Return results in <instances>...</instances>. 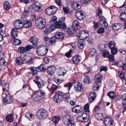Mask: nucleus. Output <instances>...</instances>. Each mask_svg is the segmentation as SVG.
Returning <instances> with one entry per match:
<instances>
[{"instance_id": "1", "label": "nucleus", "mask_w": 126, "mask_h": 126, "mask_svg": "<svg viewBox=\"0 0 126 126\" xmlns=\"http://www.w3.org/2000/svg\"><path fill=\"white\" fill-rule=\"evenodd\" d=\"M57 17L56 16H53L51 18L50 22L51 26L55 25L54 28L60 29L62 30L66 29L67 26L66 24L64 22L65 17L64 16L59 18L58 21H57Z\"/></svg>"}, {"instance_id": "2", "label": "nucleus", "mask_w": 126, "mask_h": 126, "mask_svg": "<svg viewBox=\"0 0 126 126\" xmlns=\"http://www.w3.org/2000/svg\"><path fill=\"white\" fill-rule=\"evenodd\" d=\"M54 101L57 103H60L64 98L65 101L68 102L71 100V97L69 93H64L62 92H59L57 94L54 96Z\"/></svg>"}, {"instance_id": "3", "label": "nucleus", "mask_w": 126, "mask_h": 126, "mask_svg": "<svg viewBox=\"0 0 126 126\" xmlns=\"http://www.w3.org/2000/svg\"><path fill=\"white\" fill-rule=\"evenodd\" d=\"M46 25L45 20L41 17L37 18L35 20V25L38 29H44Z\"/></svg>"}, {"instance_id": "4", "label": "nucleus", "mask_w": 126, "mask_h": 126, "mask_svg": "<svg viewBox=\"0 0 126 126\" xmlns=\"http://www.w3.org/2000/svg\"><path fill=\"white\" fill-rule=\"evenodd\" d=\"M48 49L45 46L41 45L39 47L37 50V53L38 55L43 56L47 53Z\"/></svg>"}, {"instance_id": "5", "label": "nucleus", "mask_w": 126, "mask_h": 126, "mask_svg": "<svg viewBox=\"0 0 126 126\" xmlns=\"http://www.w3.org/2000/svg\"><path fill=\"white\" fill-rule=\"evenodd\" d=\"M45 93L43 90H39L36 92L33 95V99L35 101H38L43 98Z\"/></svg>"}, {"instance_id": "6", "label": "nucleus", "mask_w": 126, "mask_h": 126, "mask_svg": "<svg viewBox=\"0 0 126 126\" xmlns=\"http://www.w3.org/2000/svg\"><path fill=\"white\" fill-rule=\"evenodd\" d=\"M47 111L44 109H40L37 112L36 115L40 119H44L47 116Z\"/></svg>"}, {"instance_id": "7", "label": "nucleus", "mask_w": 126, "mask_h": 126, "mask_svg": "<svg viewBox=\"0 0 126 126\" xmlns=\"http://www.w3.org/2000/svg\"><path fill=\"white\" fill-rule=\"evenodd\" d=\"M57 10L58 8L56 6L52 5L47 9L46 11V13L48 15H52L56 13Z\"/></svg>"}, {"instance_id": "8", "label": "nucleus", "mask_w": 126, "mask_h": 126, "mask_svg": "<svg viewBox=\"0 0 126 126\" xmlns=\"http://www.w3.org/2000/svg\"><path fill=\"white\" fill-rule=\"evenodd\" d=\"M89 33L87 31H81L79 32L77 34V36L81 37L82 40L85 39H87L89 36Z\"/></svg>"}, {"instance_id": "9", "label": "nucleus", "mask_w": 126, "mask_h": 126, "mask_svg": "<svg viewBox=\"0 0 126 126\" xmlns=\"http://www.w3.org/2000/svg\"><path fill=\"white\" fill-rule=\"evenodd\" d=\"M33 9L38 12L42 11L43 9H41V4L38 1H35L33 4Z\"/></svg>"}, {"instance_id": "10", "label": "nucleus", "mask_w": 126, "mask_h": 126, "mask_svg": "<svg viewBox=\"0 0 126 126\" xmlns=\"http://www.w3.org/2000/svg\"><path fill=\"white\" fill-rule=\"evenodd\" d=\"M3 100L5 103L7 104H10L13 102L12 95L9 93L7 94Z\"/></svg>"}, {"instance_id": "11", "label": "nucleus", "mask_w": 126, "mask_h": 126, "mask_svg": "<svg viewBox=\"0 0 126 126\" xmlns=\"http://www.w3.org/2000/svg\"><path fill=\"white\" fill-rule=\"evenodd\" d=\"M23 21L20 19H17L15 20L14 25L17 29H21L23 28Z\"/></svg>"}, {"instance_id": "12", "label": "nucleus", "mask_w": 126, "mask_h": 126, "mask_svg": "<svg viewBox=\"0 0 126 126\" xmlns=\"http://www.w3.org/2000/svg\"><path fill=\"white\" fill-rule=\"evenodd\" d=\"M103 123L106 126H112L113 124V122L111 118L108 117L104 118Z\"/></svg>"}, {"instance_id": "13", "label": "nucleus", "mask_w": 126, "mask_h": 126, "mask_svg": "<svg viewBox=\"0 0 126 126\" xmlns=\"http://www.w3.org/2000/svg\"><path fill=\"white\" fill-rule=\"evenodd\" d=\"M30 70L31 72L32 75L35 77V79L37 80L39 79L40 77L38 76L37 74L38 71L36 70L35 67L34 66L31 67L30 68Z\"/></svg>"}, {"instance_id": "14", "label": "nucleus", "mask_w": 126, "mask_h": 126, "mask_svg": "<svg viewBox=\"0 0 126 126\" xmlns=\"http://www.w3.org/2000/svg\"><path fill=\"white\" fill-rule=\"evenodd\" d=\"M45 28V30H44V32L45 35H48L50 32L54 31L55 28L53 26L47 25L44 28Z\"/></svg>"}, {"instance_id": "15", "label": "nucleus", "mask_w": 126, "mask_h": 126, "mask_svg": "<svg viewBox=\"0 0 126 126\" xmlns=\"http://www.w3.org/2000/svg\"><path fill=\"white\" fill-rule=\"evenodd\" d=\"M74 89L77 92H80L83 90L82 84L80 82H78L74 86Z\"/></svg>"}, {"instance_id": "16", "label": "nucleus", "mask_w": 126, "mask_h": 126, "mask_svg": "<svg viewBox=\"0 0 126 126\" xmlns=\"http://www.w3.org/2000/svg\"><path fill=\"white\" fill-rule=\"evenodd\" d=\"M76 80L74 79L71 82H68L67 83L64 84V87L66 88L68 91H69L73 84L75 85L76 83Z\"/></svg>"}, {"instance_id": "17", "label": "nucleus", "mask_w": 126, "mask_h": 126, "mask_svg": "<svg viewBox=\"0 0 126 126\" xmlns=\"http://www.w3.org/2000/svg\"><path fill=\"white\" fill-rule=\"evenodd\" d=\"M39 39L36 37L32 36L30 39V41L33 46L36 47L39 42Z\"/></svg>"}, {"instance_id": "18", "label": "nucleus", "mask_w": 126, "mask_h": 126, "mask_svg": "<svg viewBox=\"0 0 126 126\" xmlns=\"http://www.w3.org/2000/svg\"><path fill=\"white\" fill-rule=\"evenodd\" d=\"M96 97V94L95 92L91 93L88 96L89 101L91 103L95 100Z\"/></svg>"}, {"instance_id": "19", "label": "nucleus", "mask_w": 126, "mask_h": 126, "mask_svg": "<svg viewBox=\"0 0 126 126\" xmlns=\"http://www.w3.org/2000/svg\"><path fill=\"white\" fill-rule=\"evenodd\" d=\"M54 35L56 39L61 40L63 39L64 37V33L62 32H56L55 33Z\"/></svg>"}, {"instance_id": "20", "label": "nucleus", "mask_w": 126, "mask_h": 126, "mask_svg": "<svg viewBox=\"0 0 126 126\" xmlns=\"http://www.w3.org/2000/svg\"><path fill=\"white\" fill-rule=\"evenodd\" d=\"M89 54L92 58H96L98 55L96 49L92 48L89 49Z\"/></svg>"}, {"instance_id": "21", "label": "nucleus", "mask_w": 126, "mask_h": 126, "mask_svg": "<svg viewBox=\"0 0 126 126\" xmlns=\"http://www.w3.org/2000/svg\"><path fill=\"white\" fill-rule=\"evenodd\" d=\"M56 68L54 66H50L48 67L47 69V72L50 75H53L55 73Z\"/></svg>"}, {"instance_id": "22", "label": "nucleus", "mask_w": 126, "mask_h": 126, "mask_svg": "<svg viewBox=\"0 0 126 126\" xmlns=\"http://www.w3.org/2000/svg\"><path fill=\"white\" fill-rule=\"evenodd\" d=\"M23 28H27L31 27L32 26L31 22L29 20H26L23 21Z\"/></svg>"}, {"instance_id": "23", "label": "nucleus", "mask_w": 126, "mask_h": 126, "mask_svg": "<svg viewBox=\"0 0 126 126\" xmlns=\"http://www.w3.org/2000/svg\"><path fill=\"white\" fill-rule=\"evenodd\" d=\"M24 60L25 63H29L31 61L32 59V57L30 56V54L27 53L24 55Z\"/></svg>"}, {"instance_id": "24", "label": "nucleus", "mask_w": 126, "mask_h": 126, "mask_svg": "<svg viewBox=\"0 0 126 126\" xmlns=\"http://www.w3.org/2000/svg\"><path fill=\"white\" fill-rule=\"evenodd\" d=\"M72 111L76 113H79L82 110L81 107L79 105L74 107L72 109Z\"/></svg>"}, {"instance_id": "25", "label": "nucleus", "mask_w": 126, "mask_h": 126, "mask_svg": "<svg viewBox=\"0 0 126 126\" xmlns=\"http://www.w3.org/2000/svg\"><path fill=\"white\" fill-rule=\"evenodd\" d=\"M83 13L80 11H77L76 13V18L79 20L83 19Z\"/></svg>"}, {"instance_id": "26", "label": "nucleus", "mask_w": 126, "mask_h": 126, "mask_svg": "<svg viewBox=\"0 0 126 126\" xmlns=\"http://www.w3.org/2000/svg\"><path fill=\"white\" fill-rule=\"evenodd\" d=\"M102 75L101 74H98L94 77V81L96 83L100 82L102 79Z\"/></svg>"}, {"instance_id": "27", "label": "nucleus", "mask_w": 126, "mask_h": 126, "mask_svg": "<svg viewBox=\"0 0 126 126\" xmlns=\"http://www.w3.org/2000/svg\"><path fill=\"white\" fill-rule=\"evenodd\" d=\"M72 23V27L73 28L76 30H78V28L80 26V23L77 20H75L73 21Z\"/></svg>"}, {"instance_id": "28", "label": "nucleus", "mask_w": 126, "mask_h": 126, "mask_svg": "<svg viewBox=\"0 0 126 126\" xmlns=\"http://www.w3.org/2000/svg\"><path fill=\"white\" fill-rule=\"evenodd\" d=\"M80 57L79 55L75 56L72 58L73 63L75 64H77L80 61Z\"/></svg>"}, {"instance_id": "29", "label": "nucleus", "mask_w": 126, "mask_h": 126, "mask_svg": "<svg viewBox=\"0 0 126 126\" xmlns=\"http://www.w3.org/2000/svg\"><path fill=\"white\" fill-rule=\"evenodd\" d=\"M85 43L83 40H80L78 42V47L82 50L84 47Z\"/></svg>"}, {"instance_id": "30", "label": "nucleus", "mask_w": 126, "mask_h": 126, "mask_svg": "<svg viewBox=\"0 0 126 126\" xmlns=\"http://www.w3.org/2000/svg\"><path fill=\"white\" fill-rule=\"evenodd\" d=\"M17 29L16 28H13L11 30V36L14 38L17 36L18 34V31Z\"/></svg>"}, {"instance_id": "31", "label": "nucleus", "mask_w": 126, "mask_h": 126, "mask_svg": "<svg viewBox=\"0 0 126 126\" xmlns=\"http://www.w3.org/2000/svg\"><path fill=\"white\" fill-rule=\"evenodd\" d=\"M122 26V25L120 23L116 24L113 25L111 26V27L112 29L117 31L121 28Z\"/></svg>"}, {"instance_id": "32", "label": "nucleus", "mask_w": 126, "mask_h": 126, "mask_svg": "<svg viewBox=\"0 0 126 126\" xmlns=\"http://www.w3.org/2000/svg\"><path fill=\"white\" fill-rule=\"evenodd\" d=\"M76 30L73 28L72 27L71 28H68L66 31L67 33L70 35H73L76 33Z\"/></svg>"}, {"instance_id": "33", "label": "nucleus", "mask_w": 126, "mask_h": 126, "mask_svg": "<svg viewBox=\"0 0 126 126\" xmlns=\"http://www.w3.org/2000/svg\"><path fill=\"white\" fill-rule=\"evenodd\" d=\"M58 88L59 86L58 85L53 84L51 86V95L53 94H54V92L56 91Z\"/></svg>"}, {"instance_id": "34", "label": "nucleus", "mask_w": 126, "mask_h": 126, "mask_svg": "<svg viewBox=\"0 0 126 126\" xmlns=\"http://www.w3.org/2000/svg\"><path fill=\"white\" fill-rule=\"evenodd\" d=\"M60 118V116H55L52 118L51 121L55 124H56L59 122Z\"/></svg>"}, {"instance_id": "35", "label": "nucleus", "mask_w": 126, "mask_h": 126, "mask_svg": "<svg viewBox=\"0 0 126 126\" xmlns=\"http://www.w3.org/2000/svg\"><path fill=\"white\" fill-rule=\"evenodd\" d=\"M15 60L16 63L19 64H21L24 63V60L20 57L16 58Z\"/></svg>"}, {"instance_id": "36", "label": "nucleus", "mask_w": 126, "mask_h": 126, "mask_svg": "<svg viewBox=\"0 0 126 126\" xmlns=\"http://www.w3.org/2000/svg\"><path fill=\"white\" fill-rule=\"evenodd\" d=\"M4 7L6 10H9L11 7V5L9 2L7 1L4 2L3 3Z\"/></svg>"}, {"instance_id": "37", "label": "nucleus", "mask_w": 126, "mask_h": 126, "mask_svg": "<svg viewBox=\"0 0 126 126\" xmlns=\"http://www.w3.org/2000/svg\"><path fill=\"white\" fill-rule=\"evenodd\" d=\"M36 70L39 72H41L42 71L44 72L45 71L46 68L44 67L43 65L41 64L40 66L35 67Z\"/></svg>"}, {"instance_id": "38", "label": "nucleus", "mask_w": 126, "mask_h": 126, "mask_svg": "<svg viewBox=\"0 0 126 126\" xmlns=\"http://www.w3.org/2000/svg\"><path fill=\"white\" fill-rule=\"evenodd\" d=\"M107 95L111 99L114 98L116 95V93L114 91H110L107 94Z\"/></svg>"}, {"instance_id": "39", "label": "nucleus", "mask_w": 126, "mask_h": 126, "mask_svg": "<svg viewBox=\"0 0 126 126\" xmlns=\"http://www.w3.org/2000/svg\"><path fill=\"white\" fill-rule=\"evenodd\" d=\"M13 114H10L7 115L6 116V120L8 122H12L13 121L14 118L12 117Z\"/></svg>"}, {"instance_id": "40", "label": "nucleus", "mask_w": 126, "mask_h": 126, "mask_svg": "<svg viewBox=\"0 0 126 126\" xmlns=\"http://www.w3.org/2000/svg\"><path fill=\"white\" fill-rule=\"evenodd\" d=\"M10 87L9 83H6L4 86H3L2 88V91L4 92L5 91L8 92L9 91V88Z\"/></svg>"}, {"instance_id": "41", "label": "nucleus", "mask_w": 126, "mask_h": 126, "mask_svg": "<svg viewBox=\"0 0 126 126\" xmlns=\"http://www.w3.org/2000/svg\"><path fill=\"white\" fill-rule=\"evenodd\" d=\"M120 18L123 21H126V12H122L121 14Z\"/></svg>"}, {"instance_id": "42", "label": "nucleus", "mask_w": 126, "mask_h": 126, "mask_svg": "<svg viewBox=\"0 0 126 126\" xmlns=\"http://www.w3.org/2000/svg\"><path fill=\"white\" fill-rule=\"evenodd\" d=\"M8 65L7 63L3 58H1L0 59V65L7 67Z\"/></svg>"}, {"instance_id": "43", "label": "nucleus", "mask_w": 126, "mask_h": 126, "mask_svg": "<svg viewBox=\"0 0 126 126\" xmlns=\"http://www.w3.org/2000/svg\"><path fill=\"white\" fill-rule=\"evenodd\" d=\"M113 63L114 64L116 65L118 67H122L123 63L121 61H114Z\"/></svg>"}, {"instance_id": "44", "label": "nucleus", "mask_w": 126, "mask_h": 126, "mask_svg": "<svg viewBox=\"0 0 126 126\" xmlns=\"http://www.w3.org/2000/svg\"><path fill=\"white\" fill-rule=\"evenodd\" d=\"M95 117L98 120H101L103 118V114L101 113H97L95 115Z\"/></svg>"}, {"instance_id": "45", "label": "nucleus", "mask_w": 126, "mask_h": 126, "mask_svg": "<svg viewBox=\"0 0 126 126\" xmlns=\"http://www.w3.org/2000/svg\"><path fill=\"white\" fill-rule=\"evenodd\" d=\"M118 74L120 78L122 80H124L126 78V75L125 73L122 71L118 72Z\"/></svg>"}, {"instance_id": "46", "label": "nucleus", "mask_w": 126, "mask_h": 126, "mask_svg": "<svg viewBox=\"0 0 126 126\" xmlns=\"http://www.w3.org/2000/svg\"><path fill=\"white\" fill-rule=\"evenodd\" d=\"M102 9L101 8H98L97 9V15L98 18H101L102 17H103L102 15Z\"/></svg>"}, {"instance_id": "47", "label": "nucleus", "mask_w": 126, "mask_h": 126, "mask_svg": "<svg viewBox=\"0 0 126 126\" xmlns=\"http://www.w3.org/2000/svg\"><path fill=\"white\" fill-rule=\"evenodd\" d=\"M18 51L21 54H23L25 52H27L25 48L24 47H19L18 49Z\"/></svg>"}, {"instance_id": "48", "label": "nucleus", "mask_w": 126, "mask_h": 126, "mask_svg": "<svg viewBox=\"0 0 126 126\" xmlns=\"http://www.w3.org/2000/svg\"><path fill=\"white\" fill-rule=\"evenodd\" d=\"M13 41L14 44L16 45H19L21 43V40L18 39H14Z\"/></svg>"}, {"instance_id": "49", "label": "nucleus", "mask_w": 126, "mask_h": 126, "mask_svg": "<svg viewBox=\"0 0 126 126\" xmlns=\"http://www.w3.org/2000/svg\"><path fill=\"white\" fill-rule=\"evenodd\" d=\"M90 81V79L89 76H87L85 77L83 80L84 82L86 84L89 83Z\"/></svg>"}, {"instance_id": "50", "label": "nucleus", "mask_w": 126, "mask_h": 126, "mask_svg": "<svg viewBox=\"0 0 126 126\" xmlns=\"http://www.w3.org/2000/svg\"><path fill=\"white\" fill-rule=\"evenodd\" d=\"M64 12L66 14H68L70 13V10L68 7H63V8Z\"/></svg>"}, {"instance_id": "51", "label": "nucleus", "mask_w": 126, "mask_h": 126, "mask_svg": "<svg viewBox=\"0 0 126 126\" xmlns=\"http://www.w3.org/2000/svg\"><path fill=\"white\" fill-rule=\"evenodd\" d=\"M99 23V22H96L94 21L93 22V23L94 24L93 27H94V29H97L99 27L100 25Z\"/></svg>"}, {"instance_id": "52", "label": "nucleus", "mask_w": 126, "mask_h": 126, "mask_svg": "<svg viewBox=\"0 0 126 126\" xmlns=\"http://www.w3.org/2000/svg\"><path fill=\"white\" fill-rule=\"evenodd\" d=\"M109 45L110 48L111 49L115 47V43L114 41H111L109 42Z\"/></svg>"}, {"instance_id": "53", "label": "nucleus", "mask_w": 126, "mask_h": 126, "mask_svg": "<svg viewBox=\"0 0 126 126\" xmlns=\"http://www.w3.org/2000/svg\"><path fill=\"white\" fill-rule=\"evenodd\" d=\"M104 31V28L102 27H100L97 30V32L98 34L103 33Z\"/></svg>"}, {"instance_id": "54", "label": "nucleus", "mask_w": 126, "mask_h": 126, "mask_svg": "<svg viewBox=\"0 0 126 126\" xmlns=\"http://www.w3.org/2000/svg\"><path fill=\"white\" fill-rule=\"evenodd\" d=\"M110 54L109 52L107 51L104 50L102 53L103 56L107 58Z\"/></svg>"}, {"instance_id": "55", "label": "nucleus", "mask_w": 126, "mask_h": 126, "mask_svg": "<svg viewBox=\"0 0 126 126\" xmlns=\"http://www.w3.org/2000/svg\"><path fill=\"white\" fill-rule=\"evenodd\" d=\"M100 21L103 22V24H104L105 28L107 27L108 26V23L104 18H101Z\"/></svg>"}, {"instance_id": "56", "label": "nucleus", "mask_w": 126, "mask_h": 126, "mask_svg": "<svg viewBox=\"0 0 126 126\" xmlns=\"http://www.w3.org/2000/svg\"><path fill=\"white\" fill-rule=\"evenodd\" d=\"M56 38L54 36L51 37L49 39V43L50 44L54 43L56 41Z\"/></svg>"}, {"instance_id": "57", "label": "nucleus", "mask_w": 126, "mask_h": 126, "mask_svg": "<svg viewBox=\"0 0 126 126\" xmlns=\"http://www.w3.org/2000/svg\"><path fill=\"white\" fill-rule=\"evenodd\" d=\"M84 110L85 112H89V105L88 104H86L84 107Z\"/></svg>"}, {"instance_id": "58", "label": "nucleus", "mask_w": 126, "mask_h": 126, "mask_svg": "<svg viewBox=\"0 0 126 126\" xmlns=\"http://www.w3.org/2000/svg\"><path fill=\"white\" fill-rule=\"evenodd\" d=\"M99 85L96 83H94L93 89L94 91L98 89L99 88Z\"/></svg>"}, {"instance_id": "59", "label": "nucleus", "mask_w": 126, "mask_h": 126, "mask_svg": "<svg viewBox=\"0 0 126 126\" xmlns=\"http://www.w3.org/2000/svg\"><path fill=\"white\" fill-rule=\"evenodd\" d=\"M110 49L111 52L113 54L115 55L117 53L118 50L116 48L114 47L111 49Z\"/></svg>"}, {"instance_id": "60", "label": "nucleus", "mask_w": 126, "mask_h": 126, "mask_svg": "<svg viewBox=\"0 0 126 126\" xmlns=\"http://www.w3.org/2000/svg\"><path fill=\"white\" fill-rule=\"evenodd\" d=\"M25 48L26 52H27L28 51H30L31 49L32 48L33 46L32 45H29L26 46Z\"/></svg>"}, {"instance_id": "61", "label": "nucleus", "mask_w": 126, "mask_h": 126, "mask_svg": "<svg viewBox=\"0 0 126 126\" xmlns=\"http://www.w3.org/2000/svg\"><path fill=\"white\" fill-rule=\"evenodd\" d=\"M119 52L123 55H125L126 56V49H119Z\"/></svg>"}, {"instance_id": "62", "label": "nucleus", "mask_w": 126, "mask_h": 126, "mask_svg": "<svg viewBox=\"0 0 126 126\" xmlns=\"http://www.w3.org/2000/svg\"><path fill=\"white\" fill-rule=\"evenodd\" d=\"M122 108H123L124 110H123V113L125 111L126 109V101H124L122 103Z\"/></svg>"}, {"instance_id": "63", "label": "nucleus", "mask_w": 126, "mask_h": 126, "mask_svg": "<svg viewBox=\"0 0 126 126\" xmlns=\"http://www.w3.org/2000/svg\"><path fill=\"white\" fill-rule=\"evenodd\" d=\"M107 58L109 59V61L110 62L113 61L114 59V57L112 54H110Z\"/></svg>"}, {"instance_id": "64", "label": "nucleus", "mask_w": 126, "mask_h": 126, "mask_svg": "<svg viewBox=\"0 0 126 126\" xmlns=\"http://www.w3.org/2000/svg\"><path fill=\"white\" fill-rule=\"evenodd\" d=\"M0 34L1 35L3 38V37H5L8 35V33L4 31L1 32Z\"/></svg>"}]
</instances>
